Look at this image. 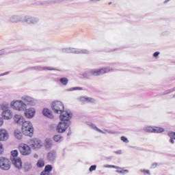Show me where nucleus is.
Returning a JSON list of instances; mask_svg holds the SVG:
<instances>
[{"instance_id":"a878e982","label":"nucleus","mask_w":175,"mask_h":175,"mask_svg":"<svg viewBox=\"0 0 175 175\" xmlns=\"http://www.w3.org/2000/svg\"><path fill=\"white\" fill-rule=\"evenodd\" d=\"M163 131H165L163 128H161V127H154V133H162Z\"/></svg>"},{"instance_id":"ddd939ff","label":"nucleus","mask_w":175,"mask_h":175,"mask_svg":"<svg viewBox=\"0 0 175 175\" xmlns=\"http://www.w3.org/2000/svg\"><path fill=\"white\" fill-rule=\"evenodd\" d=\"M36 113V111L33 108H29L27 109H25V116L26 117V118H33Z\"/></svg>"},{"instance_id":"39448f33","label":"nucleus","mask_w":175,"mask_h":175,"mask_svg":"<svg viewBox=\"0 0 175 175\" xmlns=\"http://www.w3.org/2000/svg\"><path fill=\"white\" fill-rule=\"evenodd\" d=\"M52 110L54 111V113H56L57 114H62V113H70V111H65L64 104L61 101H54L52 103Z\"/></svg>"},{"instance_id":"4be33fe9","label":"nucleus","mask_w":175,"mask_h":175,"mask_svg":"<svg viewBox=\"0 0 175 175\" xmlns=\"http://www.w3.org/2000/svg\"><path fill=\"white\" fill-rule=\"evenodd\" d=\"M23 169L25 172H29V170L32 169V165L31 164V163H25L23 165Z\"/></svg>"},{"instance_id":"f8f14e48","label":"nucleus","mask_w":175,"mask_h":175,"mask_svg":"<svg viewBox=\"0 0 175 175\" xmlns=\"http://www.w3.org/2000/svg\"><path fill=\"white\" fill-rule=\"evenodd\" d=\"M12 165L16 169H21L23 167V162L21 161V159L20 158H10Z\"/></svg>"},{"instance_id":"ea45409f","label":"nucleus","mask_w":175,"mask_h":175,"mask_svg":"<svg viewBox=\"0 0 175 175\" xmlns=\"http://www.w3.org/2000/svg\"><path fill=\"white\" fill-rule=\"evenodd\" d=\"M141 172H142L144 175H150V170H141Z\"/></svg>"},{"instance_id":"7c9ffc66","label":"nucleus","mask_w":175,"mask_h":175,"mask_svg":"<svg viewBox=\"0 0 175 175\" xmlns=\"http://www.w3.org/2000/svg\"><path fill=\"white\" fill-rule=\"evenodd\" d=\"M37 166L38 167H43V166H44V161L43 160H38V163H37Z\"/></svg>"},{"instance_id":"603ef678","label":"nucleus","mask_w":175,"mask_h":175,"mask_svg":"<svg viewBox=\"0 0 175 175\" xmlns=\"http://www.w3.org/2000/svg\"><path fill=\"white\" fill-rule=\"evenodd\" d=\"M160 54V53L159 52H155L154 53V57H157V55H159Z\"/></svg>"},{"instance_id":"6e6d98bb","label":"nucleus","mask_w":175,"mask_h":175,"mask_svg":"<svg viewBox=\"0 0 175 175\" xmlns=\"http://www.w3.org/2000/svg\"><path fill=\"white\" fill-rule=\"evenodd\" d=\"M169 1H170V0H165V1H164V3H167L169 2Z\"/></svg>"},{"instance_id":"e433bc0d","label":"nucleus","mask_w":175,"mask_h":175,"mask_svg":"<svg viewBox=\"0 0 175 175\" xmlns=\"http://www.w3.org/2000/svg\"><path fill=\"white\" fill-rule=\"evenodd\" d=\"M120 140H122V142H124V143H129V140H128V138L124 136H122L120 137Z\"/></svg>"},{"instance_id":"4d7b16f0","label":"nucleus","mask_w":175,"mask_h":175,"mask_svg":"<svg viewBox=\"0 0 175 175\" xmlns=\"http://www.w3.org/2000/svg\"><path fill=\"white\" fill-rule=\"evenodd\" d=\"M109 5H111V2H109Z\"/></svg>"},{"instance_id":"13d9d810","label":"nucleus","mask_w":175,"mask_h":175,"mask_svg":"<svg viewBox=\"0 0 175 175\" xmlns=\"http://www.w3.org/2000/svg\"><path fill=\"white\" fill-rule=\"evenodd\" d=\"M34 157H38V155H35Z\"/></svg>"},{"instance_id":"4468645a","label":"nucleus","mask_w":175,"mask_h":175,"mask_svg":"<svg viewBox=\"0 0 175 175\" xmlns=\"http://www.w3.org/2000/svg\"><path fill=\"white\" fill-rule=\"evenodd\" d=\"M21 99L24 103L26 105V107L27 105H30L31 106H33L35 103L33 102V98L32 97H29L28 96H23L21 97Z\"/></svg>"},{"instance_id":"a18cd8bd","label":"nucleus","mask_w":175,"mask_h":175,"mask_svg":"<svg viewBox=\"0 0 175 175\" xmlns=\"http://www.w3.org/2000/svg\"><path fill=\"white\" fill-rule=\"evenodd\" d=\"M2 152H3V146L0 144V154H2Z\"/></svg>"},{"instance_id":"473e14b6","label":"nucleus","mask_w":175,"mask_h":175,"mask_svg":"<svg viewBox=\"0 0 175 175\" xmlns=\"http://www.w3.org/2000/svg\"><path fill=\"white\" fill-rule=\"evenodd\" d=\"M51 3H55V2L52 1H42L40 3V5H51Z\"/></svg>"},{"instance_id":"c03bdc74","label":"nucleus","mask_w":175,"mask_h":175,"mask_svg":"<svg viewBox=\"0 0 175 175\" xmlns=\"http://www.w3.org/2000/svg\"><path fill=\"white\" fill-rule=\"evenodd\" d=\"M40 175H50V173L44 170L41 172Z\"/></svg>"},{"instance_id":"49530a36","label":"nucleus","mask_w":175,"mask_h":175,"mask_svg":"<svg viewBox=\"0 0 175 175\" xmlns=\"http://www.w3.org/2000/svg\"><path fill=\"white\" fill-rule=\"evenodd\" d=\"M101 0H90V2H92V3H96V2H99Z\"/></svg>"},{"instance_id":"393cba45","label":"nucleus","mask_w":175,"mask_h":175,"mask_svg":"<svg viewBox=\"0 0 175 175\" xmlns=\"http://www.w3.org/2000/svg\"><path fill=\"white\" fill-rule=\"evenodd\" d=\"M53 140H55L56 142H62V137L59 135H54Z\"/></svg>"},{"instance_id":"412c9836","label":"nucleus","mask_w":175,"mask_h":175,"mask_svg":"<svg viewBox=\"0 0 175 175\" xmlns=\"http://www.w3.org/2000/svg\"><path fill=\"white\" fill-rule=\"evenodd\" d=\"M53 147V140L50 138H46L45 139V148L47 149H50Z\"/></svg>"},{"instance_id":"c85d7f7f","label":"nucleus","mask_w":175,"mask_h":175,"mask_svg":"<svg viewBox=\"0 0 175 175\" xmlns=\"http://www.w3.org/2000/svg\"><path fill=\"white\" fill-rule=\"evenodd\" d=\"M92 129H95V131H96L97 132H99V133H103V135H105V133H106L103 131L98 129L97 126H95V124H92Z\"/></svg>"},{"instance_id":"aec40b11","label":"nucleus","mask_w":175,"mask_h":175,"mask_svg":"<svg viewBox=\"0 0 175 175\" xmlns=\"http://www.w3.org/2000/svg\"><path fill=\"white\" fill-rule=\"evenodd\" d=\"M14 135L15 136L16 139H18V140H21V139H23V133H21V131L18 129H16L14 131Z\"/></svg>"},{"instance_id":"58836bf2","label":"nucleus","mask_w":175,"mask_h":175,"mask_svg":"<svg viewBox=\"0 0 175 175\" xmlns=\"http://www.w3.org/2000/svg\"><path fill=\"white\" fill-rule=\"evenodd\" d=\"M168 136H170V137H171V139H175V133L174 132L168 133Z\"/></svg>"},{"instance_id":"9b49d317","label":"nucleus","mask_w":175,"mask_h":175,"mask_svg":"<svg viewBox=\"0 0 175 175\" xmlns=\"http://www.w3.org/2000/svg\"><path fill=\"white\" fill-rule=\"evenodd\" d=\"M29 144L31 148H33L34 150L36 148H40V147H42V141L38 139H33L30 140Z\"/></svg>"},{"instance_id":"5fc2aeb1","label":"nucleus","mask_w":175,"mask_h":175,"mask_svg":"<svg viewBox=\"0 0 175 175\" xmlns=\"http://www.w3.org/2000/svg\"><path fill=\"white\" fill-rule=\"evenodd\" d=\"M72 135V131H70L68 133L67 135L69 136V135Z\"/></svg>"},{"instance_id":"6e6552de","label":"nucleus","mask_w":175,"mask_h":175,"mask_svg":"<svg viewBox=\"0 0 175 175\" xmlns=\"http://www.w3.org/2000/svg\"><path fill=\"white\" fill-rule=\"evenodd\" d=\"M19 151L22 155H29V154H31V148L25 144H21L19 146Z\"/></svg>"},{"instance_id":"cd10ccee","label":"nucleus","mask_w":175,"mask_h":175,"mask_svg":"<svg viewBox=\"0 0 175 175\" xmlns=\"http://www.w3.org/2000/svg\"><path fill=\"white\" fill-rule=\"evenodd\" d=\"M59 81H60V83H62V84L63 85H66L68 84V82L69 81V80H68L67 78L64 77V78L60 79Z\"/></svg>"},{"instance_id":"09e8293b","label":"nucleus","mask_w":175,"mask_h":175,"mask_svg":"<svg viewBox=\"0 0 175 175\" xmlns=\"http://www.w3.org/2000/svg\"><path fill=\"white\" fill-rule=\"evenodd\" d=\"M5 54V49L0 50V55H3Z\"/></svg>"},{"instance_id":"2eb2a0df","label":"nucleus","mask_w":175,"mask_h":175,"mask_svg":"<svg viewBox=\"0 0 175 175\" xmlns=\"http://www.w3.org/2000/svg\"><path fill=\"white\" fill-rule=\"evenodd\" d=\"M24 121H25V120L21 115L16 114L14 116V122H15L17 125H21Z\"/></svg>"},{"instance_id":"de8ad7c7","label":"nucleus","mask_w":175,"mask_h":175,"mask_svg":"<svg viewBox=\"0 0 175 175\" xmlns=\"http://www.w3.org/2000/svg\"><path fill=\"white\" fill-rule=\"evenodd\" d=\"M3 125V119L2 118H0V126H2Z\"/></svg>"},{"instance_id":"f704fd0d","label":"nucleus","mask_w":175,"mask_h":175,"mask_svg":"<svg viewBox=\"0 0 175 175\" xmlns=\"http://www.w3.org/2000/svg\"><path fill=\"white\" fill-rule=\"evenodd\" d=\"M104 167H112L113 169H120V167L118 166H116V165H103Z\"/></svg>"},{"instance_id":"b1692460","label":"nucleus","mask_w":175,"mask_h":175,"mask_svg":"<svg viewBox=\"0 0 175 175\" xmlns=\"http://www.w3.org/2000/svg\"><path fill=\"white\" fill-rule=\"evenodd\" d=\"M36 69H37L38 70H46V69H47V70H54V68H53L51 67L37 66V67H36Z\"/></svg>"},{"instance_id":"37998d69","label":"nucleus","mask_w":175,"mask_h":175,"mask_svg":"<svg viewBox=\"0 0 175 175\" xmlns=\"http://www.w3.org/2000/svg\"><path fill=\"white\" fill-rule=\"evenodd\" d=\"M105 132H107V133H110L111 135H114V133H116V132L110 130H105Z\"/></svg>"},{"instance_id":"c756f323","label":"nucleus","mask_w":175,"mask_h":175,"mask_svg":"<svg viewBox=\"0 0 175 175\" xmlns=\"http://www.w3.org/2000/svg\"><path fill=\"white\" fill-rule=\"evenodd\" d=\"M144 131L146 132H148L149 133H151L154 132V127H152V126L145 127Z\"/></svg>"},{"instance_id":"3c124183","label":"nucleus","mask_w":175,"mask_h":175,"mask_svg":"<svg viewBox=\"0 0 175 175\" xmlns=\"http://www.w3.org/2000/svg\"><path fill=\"white\" fill-rule=\"evenodd\" d=\"M115 154H122V152L121 150H118V151L115 152Z\"/></svg>"},{"instance_id":"79ce46f5","label":"nucleus","mask_w":175,"mask_h":175,"mask_svg":"<svg viewBox=\"0 0 175 175\" xmlns=\"http://www.w3.org/2000/svg\"><path fill=\"white\" fill-rule=\"evenodd\" d=\"M96 165H91L89 170L90 172H94V170H96Z\"/></svg>"},{"instance_id":"a19ab883","label":"nucleus","mask_w":175,"mask_h":175,"mask_svg":"<svg viewBox=\"0 0 175 175\" xmlns=\"http://www.w3.org/2000/svg\"><path fill=\"white\" fill-rule=\"evenodd\" d=\"M79 100H80V102H87V97L82 96L80 97Z\"/></svg>"},{"instance_id":"423d86ee","label":"nucleus","mask_w":175,"mask_h":175,"mask_svg":"<svg viewBox=\"0 0 175 175\" xmlns=\"http://www.w3.org/2000/svg\"><path fill=\"white\" fill-rule=\"evenodd\" d=\"M64 53H73L74 54H90V51L87 49H79L75 48H65L62 49Z\"/></svg>"},{"instance_id":"864d4df0","label":"nucleus","mask_w":175,"mask_h":175,"mask_svg":"<svg viewBox=\"0 0 175 175\" xmlns=\"http://www.w3.org/2000/svg\"><path fill=\"white\" fill-rule=\"evenodd\" d=\"M170 143H172V144H174V140L173 139V138H171L170 140Z\"/></svg>"},{"instance_id":"7ed1b4c3","label":"nucleus","mask_w":175,"mask_h":175,"mask_svg":"<svg viewBox=\"0 0 175 175\" xmlns=\"http://www.w3.org/2000/svg\"><path fill=\"white\" fill-rule=\"evenodd\" d=\"M10 107L17 111H24L27 109V104L23 100H14L10 103Z\"/></svg>"},{"instance_id":"8fccbe9b","label":"nucleus","mask_w":175,"mask_h":175,"mask_svg":"<svg viewBox=\"0 0 175 175\" xmlns=\"http://www.w3.org/2000/svg\"><path fill=\"white\" fill-rule=\"evenodd\" d=\"M9 75V72H4V73L1 74V75H0V77H1V76H5V75Z\"/></svg>"},{"instance_id":"72a5a7b5","label":"nucleus","mask_w":175,"mask_h":175,"mask_svg":"<svg viewBox=\"0 0 175 175\" xmlns=\"http://www.w3.org/2000/svg\"><path fill=\"white\" fill-rule=\"evenodd\" d=\"M86 102H88V103H95L96 100H94V98L86 97Z\"/></svg>"},{"instance_id":"f3484780","label":"nucleus","mask_w":175,"mask_h":175,"mask_svg":"<svg viewBox=\"0 0 175 175\" xmlns=\"http://www.w3.org/2000/svg\"><path fill=\"white\" fill-rule=\"evenodd\" d=\"M9 137V135L8 134V131L5 129L0 130V140L5 141L8 140Z\"/></svg>"},{"instance_id":"a211bd4d","label":"nucleus","mask_w":175,"mask_h":175,"mask_svg":"<svg viewBox=\"0 0 175 175\" xmlns=\"http://www.w3.org/2000/svg\"><path fill=\"white\" fill-rule=\"evenodd\" d=\"M57 158V152L55 150H51L47 154V159L49 161H54Z\"/></svg>"},{"instance_id":"0eeeda50","label":"nucleus","mask_w":175,"mask_h":175,"mask_svg":"<svg viewBox=\"0 0 175 175\" xmlns=\"http://www.w3.org/2000/svg\"><path fill=\"white\" fill-rule=\"evenodd\" d=\"M0 167L2 170H9L10 169V161L5 157H0Z\"/></svg>"},{"instance_id":"4c0bfd02","label":"nucleus","mask_w":175,"mask_h":175,"mask_svg":"<svg viewBox=\"0 0 175 175\" xmlns=\"http://www.w3.org/2000/svg\"><path fill=\"white\" fill-rule=\"evenodd\" d=\"M117 173H121L122 174H125V173H128L129 171L128 170H116Z\"/></svg>"},{"instance_id":"20e7f679","label":"nucleus","mask_w":175,"mask_h":175,"mask_svg":"<svg viewBox=\"0 0 175 175\" xmlns=\"http://www.w3.org/2000/svg\"><path fill=\"white\" fill-rule=\"evenodd\" d=\"M22 132L25 136H32L33 133V127L32 126V123L29 121H24L22 124Z\"/></svg>"},{"instance_id":"9d476101","label":"nucleus","mask_w":175,"mask_h":175,"mask_svg":"<svg viewBox=\"0 0 175 175\" xmlns=\"http://www.w3.org/2000/svg\"><path fill=\"white\" fill-rule=\"evenodd\" d=\"M23 23H27V24H38L39 23V18L33 16H25Z\"/></svg>"},{"instance_id":"dca6fc26","label":"nucleus","mask_w":175,"mask_h":175,"mask_svg":"<svg viewBox=\"0 0 175 175\" xmlns=\"http://www.w3.org/2000/svg\"><path fill=\"white\" fill-rule=\"evenodd\" d=\"M1 116L4 118V120H10L12 117H13V113H12V111L8 109L7 111H3Z\"/></svg>"},{"instance_id":"6ab92c4d","label":"nucleus","mask_w":175,"mask_h":175,"mask_svg":"<svg viewBox=\"0 0 175 175\" xmlns=\"http://www.w3.org/2000/svg\"><path fill=\"white\" fill-rule=\"evenodd\" d=\"M42 113L45 117H48V118H54V116L51 113V111L47 108L43 109Z\"/></svg>"},{"instance_id":"c9c22d12","label":"nucleus","mask_w":175,"mask_h":175,"mask_svg":"<svg viewBox=\"0 0 175 175\" xmlns=\"http://www.w3.org/2000/svg\"><path fill=\"white\" fill-rule=\"evenodd\" d=\"M76 90H83V88H80V87L71 88L70 89H68L67 91H76Z\"/></svg>"},{"instance_id":"f257e3e1","label":"nucleus","mask_w":175,"mask_h":175,"mask_svg":"<svg viewBox=\"0 0 175 175\" xmlns=\"http://www.w3.org/2000/svg\"><path fill=\"white\" fill-rule=\"evenodd\" d=\"M72 112H63L59 116L62 122H59L56 131L58 133H64L70 126V118H72Z\"/></svg>"},{"instance_id":"2f4dec72","label":"nucleus","mask_w":175,"mask_h":175,"mask_svg":"<svg viewBox=\"0 0 175 175\" xmlns=\"http://www.w3.org/2000/svg\"><path fill=\"white\" fill-rule=\"evenodd\" d=\"M11 158H17V155H18V152L17 150H12L11 152Z\"/></svg>"},{"instance_id":"bf43d9fd","label":"nucleus","mask_w":175,"mask_h":175,"mask_svg":"<svg viewBox=\"0 0 175 175\" xmlns=\"http://www.w3.org/2000/svg\"><path fill=\"white\" fill-rule=\"evenodd\" d=\"M174 98H175V94L174 95Z\"/></svg>"},{"instance_id":"1a4fd4ad","label":"nucleus","mask_w":175,"mask_h":175,"mask_svg":"<svg viewBox=\"0 0 175 175\" xmlns=\"http://www.w3.org/2000/svg\"><path fill=\"white\" fill-rule=\"evenodd\" d=\"M23 17L20 15H12L8 18V22L12 24H17L18 23H23Z\"/></svg>"},{"instance_id":"f03ea898","label":"nucleus","mask_w":175,"mask_h":175,"mask_svg":"<svg viewBox=\"0 0 175 175\" xmlns=\"http://www.w3.org/2000/svg\"><path fill=\"white\" fill-rule=\"evenodd\" d=\"M113 69L110 68H103L99 70H92L90 72H85L83 74V77L88 79L90 76H100L101 75H105V73H109L111 72Z\"/></svg>"},{"instance_id":"bb28decb","label":"nucleus","mask_w":175,"mask_h":175,"mask_svg":"<svg viewBox=\"0 0 175 175\" xmlns=\"http://www.w3.org/2000/svg\"><path fill=\"white\" fill-rule=\"evenodd\" d=\"M53 170V166L51 165H47L45 166L44 171L46 173H50Z\"/></svg>"},{"instance_id":"5701e85b","label":"nucleus","mask_w":175,"mask_h":175,"mask_svg":"<svg viewBox=\"0 0 175 175\" xmlns=\"http://www.w3.org/2000/svg\"><path fill=\"white\" fill-rule=\"evenodd\" d=\"M0 109L3 110V111H6L9 110V103H4L0 105Z\"/></svg>"}]
</instances>
